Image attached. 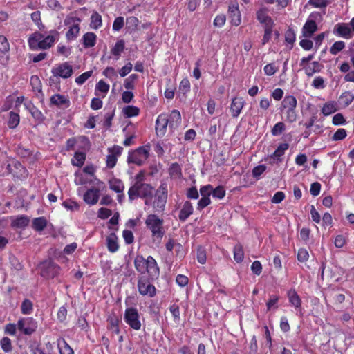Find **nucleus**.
Here are the masks:
<instances>
[{
	"label": "nucleus",
	"mask_w": 354,
	"mask_h": 354,
	"mask_svg": "<svg viewBox=\"0 0 354 354\" xmlns=\"http://www.w3.org/2000/svg\"><path fill=\"white\" fill-rule=\"evenodd\" d=\"M134 266L140 275H149L157 278L160 274L159 267L152 256L145 259L142 255H137L134 259Z\"/></svg>",
	"instance_id": "obj_1"
},
{
	"label": "nucleus",
	"mask_w": 354,
	"mask_h": 354,
	"mask_svg": "<svg viewBox=\"0 0 354 354\" xmlns=\"http://www.w3.org/2000/svg\"><path fill=\"white\" fill-rule=\"evenodd\" d=\"M145 225L151 232L153 240H161L165 234L164 229V221L155 214H150L147 216Z\"/></svg>",
	"instance_id": "obj_2"
},
{
	"label": "nucleus",
	"mask_w": 354,
	"mask_h": 354,
	"mask_svg": "<svg viewBox=\"0 0 354 354\" xmlns=\"http://www.w3.org/2000/svg\"><path fill=\"white\" fill-rule=\"evenodd\" d=\"M149 144L140 146L135 150L129 152L127 161L128 163H133L141 166L149 158Z\"/></svg>",
	"instance_id": "obj_3"
},
{
	"label": "nucleus",
	"mask_w": 354,
	"mask_h": 354,
	"mask_svg": "<svg viewBox=\"0 0 354 354\" xmlns=\"http://www.w3.org/2000/svg\"><path fill=\"white\" fill-rule=\"evenodd\" d=\"M153 189V187L149 183L131 186L128 190L129 200L133 201L138 198H150V199H152Z\"/></svg>",
	"instance_id": "obj_4"
},
{
	"label": "nucleus",
	"mask_w": 354,
	"mask_h": 354,
	"mask_svg": "<svg viewBox=\"0 0 354 354\" xmlns=\"http://www.w3.org/2000/svg\"><path fill=\"white\" fill-rule=\"evenodd\" d=\"M154 277L149 275H140L138 279V290L140 295L153 297L156 295V288L151 281Z\"/></svg>",
	"instance_id": "obj_5"
},
{
	"label": "nucleus",
	"mask_w": 354,
	"mask_h": 354,
	"mask_svg": "<svg viewBox=\"0 0 354 354\" xmlns=\"http://www.w3.org/2000/svg\"><path fill=\"white\" fill-rule=\"evenodd\" d=\"M168 197L167 184L161 183L156 189L154 196L153 206L156 212H162L165 209Z\"/></svg>",
	"instance_id": "obj_6"
},
{
	"label": "nucleus",
	"mask_w": 354,
	"mask_h": 354,
	"mask_svg": "<svg viewBox=\"0 0 354 354\" xmlns=\"http://www.w3.org/2000/svg\"><path fill=\"white\" fill-rule=\"evenodd\" d=\"M40 274L46 279H50L57 277L60 272L61 268L53 260L48 259L41 263Z\"/></svg>",
	"instance_id": "obj_7"
},
{
	"label": "nucleus",
	"mask_w": 354,
	"mask_h": 354,
	"mask_svg": "<svg viewBox=\"0 0 354 354\" xmlns=\"http://www.w3.org/2000/svg\"><path fill=\"white\" fill-rule=\"evenodd\" d=\"M17 329L25 335H31L38 327L37 321L30 317H21L17 322Z\"/></svg>",
	"instance_id": "obj_8"
},
{
	"label": "nucleus",
	"mask_w": 354,
	"mask_h": 354,
	"mask_svg": "<svg viewBox=\"0 0 354 354\" xmlns=\"http://www.w3.org/2000/svg\"><path fill=\"white\" fill-rule=\"evenodd\" d=\"M320 17L321 15L319 12H313L309 15L308 19L301 28L302 37L310 38L317 32L318 27L315 19Z\"/></svg>",
	"instance_id": "obj_9"
},
{
	"label": "nucleus",
	"mask_w": 354,
	"mask_h": 354,
	"mask_svg": "<svg viewBox=\"0 0 354 354\" xmlns=\"http://www.w3.org/2000/svg\"><path fill=\"white\" fill-rule=\"evenodd\" d=\"M124 320L133 330H139L141 328L140 315L136 308L130 307L126 308Z\"/></svg>",
	"instance_id": "obj_10"
},
{
	"label": "nucleus",
	"mask_w": 354,
	"mask_h": 354,
	"mask_svg": "<svg viewBox=\"0 0 354 354\" xmlns=\"http://www.w3.org/2000/svg\"><path fill=\"white\" fill-rule=\"evenodd\" d=\"M81 19L77 17H66L64 19V24L69 25L73 23L66 33V37L68 40H73L75 39L80 32V25Z\"/></svg>",
	"instance_id": "obj_11"
},
{
	"label": "nucleus",
	"mask_w": 354,
	"mask_h": 354,
	"mask_svg": "<svg viewBox=\"0 0 354 354\" xmlns=\"http://www.w3.org/2000/svg\"><path fill=\"white\" fill-rule=\"evenodd\" d=\"M287 297L290 305L295 308L297 315L302 317L304 315V309L302 308V301L298 293L295 289H290L287 292Z\"/></svg>",
	"instance_id": "obj_12"
},
{
	"label": "nucleus",
	"mask_w": 354,
	"mask_h": 354,
	"mask_svg": "<svg viewBox=\"0 0 354 354\" xmlns=\"http://www.w3.org/2000/svg\"><path fill=\"white\" fill-rule=\"evenodd\" d=\"M51 72L54 76L67 79L73 75V70L71 65L68 62H64L53 68Z\"/></svg>",
	"instance_id": "obj_13"
},
{
	"label": "nucleus",
	"mask_w": 354,
	"mask_h": 354,
	"mask_svg": "<svg viewBox=\"0 0 354 354\" xmlns=\"http://www.w3.org/2000/svg\"><path fill=\"white\" fill-rule=\"evenodd\" d=\"M108 151L109 153L106 156V164L108 168L112 169L116 165L118 157L122 154L123 148L115 145L113 147L109 148Z\"/></svg>",
	"instance_id": "obj_14"
},
{
	"label": "nucleus",
	"mask_w": 354,
	"mask_h": 354,
	"mask_svg": "<svg viewBox=\"0 0 354 354\" xmlns=\"http://www.w3.org/2000/svg\"><path fill=\"white\" fill-rule=\"evenodd\" d=\"M333 34L337 37H340L344 39H351L353 36V33L348 26L346 23H337L333 29Z\"/></svg>",
	"instance_id": "obj_15"
},
{
	"label": "nucleus",
	"mask_w": 354,
	"mask_h": 354,
	"mask_svg": "<svg viewBox=\"0 0 354 354\" xmlns=\"http://www.w3.org/2000/svg\"><path fill=\"white\" fill-rule=\"evenodd\" d=\"M245 104V102L242 97H233L230 106V111L232 117L234 118H238Z\"/></svg>",
	"instance_id": "obj_16"
},
{
	"label": "nucleus",
	"mask_w": 354,
	"mask_h": 354,
	"mask_svg": "<svg viewBox=\"0 0 354 354\" xmlns=\"http://www.w3.org/2000/svg\"><path fill=\"white\" fill-rule=\"evenodd\" d=\"M269 10L265 6L259 8L256 12V18L258 21L264 26L274 25V21L268 14Z\"/></svg>",
	"instance_id": "obj_17"
},
{
	"label": "nucleus",
	"mask_w": 354,
	"mask_h": 354,
	"mask_svg": "<svg viewBox=\"0 0 354 354\" xmlns=\"http://www.w3.org/2000/svg\"><path fill=\"white\" fill-rule=\"evenodd\" d=\"M228 12L232 25L235 26H239L241 23V15L238 3H230L228 7Z\"/></svg>",
	"instance_id": "obj_18"
},
{
	"label": "nucleus",
	"mask_w": 354,
	"mask_h": 354,
	"mask_svg": "<svg viewBox=\"0 0 354 354\" xmlns=\"http://www.w3.org/2000/svg\"><path fill=\"white\" fill-rule=\"evenodd\" d=\"M169 125L167 120V114H160L156 121V132L158 136H162L165 134L167 127Z\"/></svg>",
	"instance_id": "obj_19"
},
{
	"label": "nucleus",
	"mask_w": 354,
	"mask_h": 354,
	"mask_svg": "<svg viewBox=\"0 0 354 354\" xmlns=\"http://www.w3.org/2000/svg\"><path fill=\"white\" fill-rule=\"evenodd\" d=\"M100 198V190L97 188L88 189L84 194L83 199L84 202L90 205H95Z\"/></svg>",
	"instance_id": "obj_20"
},
{
	"label": "nucleus",
	"mask_w": 354,
	"mask_h": 354,
	"mask_svg": "<svg viewBox=\"0 0 354 354\" xmlns=\"http://www.w3.org/2000/svg\"><path fill=\"white\" fill-rule=\"evenodd\" d=\"M51 35L46 36V37H43L42 41L40 42H37V50L39 49H48L50 48L56 40V36L58 35V32L55 30H52Z\"/></svg>",
	"instance_id": "obj_21"
},
{
	"label": "nucleus",
	"mask_w": 354,
	"mask_h": 354,
	"mask_svg": "<svg viewBox=\"0 0 354 354\" xmlns=\"http://www.w3.org/2000/svg\"><path fill=\"white\" fill-rule=\"evenodd\" d=\"M8 169L15 178H21L26 176V169L19 162L8 165Z\"/></svg>",
	"instance_id": "obj_22"
},
{
	"label": "nucleus",
	"mask_w": 354,
	"mask_h": 354,
	"mask_svg": "<svg viewBox=\"0 0 354 354\" xmlns=\"http://www.w3.org/2000/svg\"><path fill=\"white\" fill-rule=\"evenodd\" d=\"M51 104L58 107L68 108L71 102L68 97L60 94H54L50 98Z\"/></svg>",
	"instance_id": "obj_23"
},
{
	"label": "nucleus",
	"mask_w": 354,
	"mask_h": 354,
	"mask_svg": "<svg viewBox=\"0 0 354 354\" xmlns=\"http://www.w3.org/2000/svg\"><path fill=\"white\" fill-rule=\"evenodd\" d=\"M289 148V145L288 143H281L277 148L275 149L274 153L270 156V158L273 160V162L270 161V162L272 164L274 162H281L283 160V156L285 153V151L288 150Z\"/></svg>",
	"instance_id": "obj_24"
},
{
	"label": "nucleus",
	"mask_w": 354,
	"mask_h": 354,
	"mask_svg": "<svg viewBox=\"0 0 354 354\" xmlns=\"http://www.w3.org/2000/svg\"><path fill=\"white\" fill-rule=\"evenodd\" d=\"M167 120H168L169 127L171 129H174L178 127L181 123V115L180 111L176 109H173L169 116L167 115Z\"/></svg>",
	"instance_id": "obj_25"
},
{
	"label": "nucleus",
	"mask_w": 354,
	"mask_h": 354,
	"mask_svg": "<svg viewBox=\"0 0 354 354\" xmlns=\"http://www.w3.org/2000/svg\"><path fill=\"white\" fill-rule=\"evenodd\" d=\"M194 212L193 206L190 201H187L184 203L178 214V219L181 222H185Z\"/></svg>",
	"instance_id": "obj_26"
},
{
	"label": "nucleus",
	"mask_w": 354,
	"mask_h": 354,
	"mask_svg": "<svg viewBox=\"0 0 354 354\" xmlns=\"http://www.w3.org/2000/svg\"><path fill=\"white\" fill-rule=\"evenodd\" d=\"M118 236L115 232L111 233L106 237V246L107 249L110 252L114 253L119 249V245L118 243Z\"/></svg>",
	"instance_id": "obj_27"
},
{
	"label": "nucleus",
	"mask_w": 354,
	"mask_h": 354,
	"mask_svg": "<svg viewBox=\"0 0 354 354\" xmlns=\"http://www.w3.org/2000/svg\"><path fill=\"white\" fill-rule=\"evenodd\" d=\"M59 354H74L73 349L66 342L64 338L59 337L57 340Z\"/></svg>",
	"instance_id": "obj_28"
},
{
	"label": "nucleus",
	"mask_w": 354,
	"mask_h": 354,
	"mask_svg": "<svg viewBox=\"0 0 354 354\" xmlns=\"http://www.w3.org/2000/svg\"><path fill=\"white\" fill-rule=\"evenodd\" d=\"M30 220L27 216H19L12 220L11 226L14 228L24 229L28 225Z\"/></svg>",
	"instance_id": "obj_29"
},
{
	"label": "nucleus",
	"mask_w": 354,
	"mask_h": 354,
	"mask_svg": "<svg viewBox=\"0 0 354 354\" xmlns=\"http://www.w3.org/2000/svg\"><path fill=\"white\" fill-rule=\"evenodd\" d=\"M86 149L84 151H75L73 158L71 159V164L77 167H82L86 160Z\"/></svg>",
	"instance_id": "obj_30"
},
{
	"label": "nucleus",
	"mask_w": 354,
	"mask_h": 354,
	"mask_svg": "<svg viewBox=\"0 0 354 354\" xmlns=\"http://www.w3.org/2000/svg\"><path fill=\"white\" fill-rule=\"evenodd\" d=\"M169 175L171 178L179 179L183 176L181 166L178 162H173L168 168Z\"/></svg>",
	"instance_id": "obj_31"
},
{
	"label": "nucleus",
	"mask_w": 354,
	"mask_h": 354,
	"mask_svg": "<svg viewBox=\"0 0 354 354\" xmlns=\"http://www.w3.org/2000/svg\"><path fill=\"white\" fill-rule=\"evenodd\" d=\"M322 66L317 61L304 66L303 69L307 76H313L314 73H319L322 69Z\"/></svg>",
	"instance_id": "obj_32"
},
{
	"label": "nucleus",
	"mask_w": 354,
	"mask_h": 354,
	"mask_svg": "<svg viewBox=\"0 0 354 354\" xmlns=\"http://www.w3.org/2000/svg\"><path fill=\"white\" fill-rule=\"evenodd\" d=\"M108 326L107 328L109 330H111L113 333L118 335L120 333V329L119 327V319L118 318L113 315L108 317Z\"/></svg>",
	"instance_id": "obj_33"
},
{
	"label": "nucleus",
	"mask_w": 354,
	"mask_h": 354,
	"mask_svg": "<svg viewBox=\"0 0 354 354\" xmlns=\"http://www.w3.org/2000/svg\"><path fill=\"white\" fill-rule=\"evenodd\" d=\"M109 188L116 193H122L124 189L123 182L118 178H113L109 181Z\"/></svg>",
	"instance_id": "obj_34"
},
{
	"label": "nucleus",
	"mask_w": 354,
	"mask_h": 354,
	"mask_svg": "<svg viewBox=\"0 0 354 354\" xmlns=\"http://www.w3.org/2000/svg\"><path fill=\"white\" fill-rule=\"evenodd\" d=\"M82 39L84 47L91 48L96 44L97 36L93 32H86L83 35Z\"/></svg>",
	"instance_id": "obj_35"
},
{
	"label": "nucleus",
	"mask_w": 354,
	"mask_h": 354,
	"mask_svg": "<svg viewBox=\"0 0 354 354\" xmlns=\"http://www.w3.org/2000/svg\"><path fill=\"white\" fill-rule=\"evenodd\" d=\"M281 111L284 113L286 121L290 123L296 122L297 119V112L296 108L283 109H281Z\"/></svg>",
	"instance_id": "obj_36"
},
{
	"label": "nucleus",
	"mask_w": 354,
	"mask_h": 354,
	"mask_svg": "<svg viewBox=\"0 0 354 354\" xmlns=\"http://www.w3.org/2000/svg\"><path fill=\"white\" fill-rule=\"evenodd\" d=\"M297 100L293 95H286L281 102V109L297 108Z\"/></svg>",
	"instance_id": "obj_37"
},
{
	"label": "nucleus",
	"mask_w": 354,
	"mask_h": 354,
	"mask_svg": "<svg viewBox=\"0 0 354 354\" xmlns=\"http://www.w3.org/2000/svg\"><path fill=\"white\" fill-rule=\"evenodd\" d=\"M43 37L44 35L39 32H35L34 34L30 35L28 40L30 48L32 50H37V42H40V41H42Z\"/></svg>",
	"instance_id": "obj_38"
},
{
	"label": "nucleus",
	"mask_w": 354,
	"mask_h": 354,
	"mask_svg": "<svg viewBox=\"0 0 354 354\" xmlns=\"http://www.w3.org/2000/svg\"><path fill=\"white\" fill-rule=\"evenodd\" d=\"M47 225V220L45 217L35 218L32 221V228L37 232L44 230Z\"/></svg>",
	"instance_id": "obj_39"
},
{
	"label": "nucleus",
	"mask_w": 354,
	"mask_h": 354,
	"mask_svg": "<svg viewBox=\"0 0 354 354\" xmlns=\"http://www.w3.org/2000/svg\"><path fill=\"white\" fill-rule=\"evenodd\" d=\"M90 26L95 30L100 28L102 26V17L97 11H94L91 16Z\"/></svg>",
	"instance_id": "obj_40"
},
{
	"label": "nucleus",
	"mask_w": 354,
	"mask_h": 354,
	"mask_svg": "<svg viewBox=\"0 0 354 354\" xmlns=\"http://www.w3.org/2000/svg\"><path fill=\"white\" fill-rule=\"evenodd\" d=\"M125 48V43L123 39L118 40L115 46L111 49V52L113 55L116 57L118 59L120 56L121 53L124 51Z\"/></svg>",
	"instance_id": "obj_41"
},
{
	"label": "nucleus",
	"mask_w": 354,
	"mask_h": 354,
	"mask_svg": "<svg viewBox=\"0 0 354 354\" xmlns=\"http://www.w3.org/2000/svg\"><path fill=\"white\" fill-rule=\"evenodd\" d=\"M234 259L237 263H241L244 259V252L241 243H237L233 249Z\"/></svg>",
	"instance_id": "obj_42"
},
{
	"label": "nucleus",
	"mask_w": 354,
	"mask_h": 354,
	"mask_svg": "<svg viewBox=\"0 0 354 354\" xmlns=\"http://www.w3.org/2000/svg\"><path fill=\"white\" fill-rule=\"evenodd\" d=\"M122 112L126 118H132L139 115L140 109L135 106L128 105L123 108Z\"/></svg>",
	"instance_id": "obj_43"
},
{
	"label": "nucleus",
	"mask_w": 354,
	"mask_h": 354,
	"mask_svg": "<svg viewBox=\"0 0 354 354\" xmlns=\"http://www.w3.org/2000/svg\"><path fill=\"white\" fill-rule=\"evenodd\" d=\"M20 121L19 115L17 113L14 111H10L9 113V118L8 121V126L10 129H15Z\"/></svg>",
	"instance_id": "obj_44"
},
{
	"label": "nucleus",
	"mask_w": 354,
	"mask_h": 354,
	"mask_svg": "<svg viewBox=\"0 0 354 354\" xmlns=\"http://www.w3.org/2000/svg\"><path fill=\"white\" fill-rule=\"evenodd\" d=\"M33 311V304L32 302L28 299H25L21 305V313L23 315H30Z\"/></svg>",
	"instance_id": "obj_45"
},
{
	"label": "nucleus",
	"mask_w": 354,
	"mask_h": 354,
	"mask_svg": "<svg viewBox=\"0 0 354 354\" xmlns=\"http://www.w3.org/2000/svg\"><path fill=\"white\" fill-rule=\"evenodd\" d=\"M30 84L35 93H42V86L40 79L37 75H32L30 77Z\"/></svg>",
	"instance_id": "obj_46"
},
{
	"label": "nucleus",
	"mask_w": 354,
	"mask_h": 354,
	"mask_svg": "<svg viewBox=\"0 0 354 354\" xmlns=\"http://www.w3.org/2000/svg\"><path fill=\"white\" fill-rule=\"evenodd\" d=\"M274 26V25L263 26L264 34L263 35V39H262V41H261L262 45H266L270 40V39L272 37Z\"/></svg>",
	"instance_id": "obj_47"
},
{
	"label": "nucleus",
	"mask_w": 354,
	"mask_h": 354,
	"mask_svg": "<svg viewBox=\"0 0 354 354\" xmlns=\"http://www.w3.org/2000/svg\"><path fill=\"white\" fill-rule=\"evenodd\" d=\"M138 79L137 74H131L124 80V86L127 90H133L135 88V82Z\"/></svg>",
	"instance_id": "obj_48"
},
{
	"label": "nucleus",
	"mask_w": 354,
	"mask_h": 354,
	"mask_svg": "<svg viewBox=\"0 0 354 354\" xmlns=\"http://www.w3.org/2000/svg\"><path fill=\"white\" fill-rule=\"evenodd\" d=\"M279 300V296L277 295H271L269 296V299L266 302L267 310L269 311L272 308L277 309V303Z\"/></svg>",
	"instance_id": "obj_49"
},
{
	"label": "nucleus",
	"mask_w": 354,
	"mask_h": 354,
	"mask_svg": "<svg viewBox=\"0 0 354 354\" xmlns=\"http://www.w3.org/2000/svg\"><path fill=\"white\" fill-rule=\"evenodd\" d=\"M339 100L345 107L348 106L353 102L351 93L350 91L343 92L339 96Z\"/></svg>",
	"instance_id": "obj_50"
},
{
	"label": "nucleus",
	"mask_w": 354,
	"mask_h": 354,
	"mask_svg": "<svg viewBox=\"0 0 354 354\" xmlns=\"http://www.w3.org/2000/svg\"><path fill=\"white\" fill-rule=\"evenodd\" d=\"M296 40L295 30L292 27L289 26L285 32V41L286 42L293 45Z\"/></svg>",
	"instance_id": "obj_51"
},
{
	"label": "nucleus",
	"mask_w": 354,
	"mask_h": 354,
	"mask_svg": "<svg viewBox=\"0 0 354 354\" xmlns=\"http://www.w3.org/2000/svg\"><path fill=\"white\" fill-rule=\"evenodd\" d=\"M115 116V109L107 111L104 115V120L103 122V127L106 129H109L112 126V120Z\"/></svg>",
	"instance_id": "obj_52"
},
{
	"label": "nucleus",
	"mask_w": 354,
	"mask_h": 354,
	"mask_svg": "<svg viewBox=\"0 0 354 354\" xmlns=\"http://www.w3.org/2000/svg\"><path fill=\"white\" fill-rule=\"evenodd\" d=\"M62 205L67 210L71 212L78 211L80 209V205L76 201H73L71 199H68L63 201Z\"/></svg>",
	"instance_id": "obj_53"
},
{
	"label": "nucleus",
	"mask_w": 354,
	"mask_h": 354,
	"mask_svg": "<svg viewBox=\"0 0 354 354\" xmlns=\"http://www.w3.org/2000/svg\"><path fill=\"white\" fill-rule=\"evenodd\" d=\"M109 84L105 82L104 80H100L95 86V91H100L103 93L102 97H104L109 91Z\"/></svg>",
	"instance_id": "obj_54"
},
{
	"label": "nucleus",
	"mask_w": 354,
	"mask_h": 354,
	"mask_svg": "<svg viewBox=\"0 0 354 354\" xmlns=\"http://www.w3.org/2000/svg\"><path fill=\"white\" fill-rule=\"evenodd\" d=\"M169 311L172 315L174 322L179 324L180 320V308L178 304H174L169 306Z\"/></svg>",
	"instance_id": "obj_55"
},
{
	"label": "nucleus",
	"mask_w": 354,
	"mask_h": 354,
	"mask_svg": "<svg viewBox=\"0 0 354 354\" xmlns=\"http://www.w3.org/2000/svg\"><path fill=\"white\" fill-rule=\"evenodd\" d=\"M286 130V124L283 122H278L271 129V133L273 136L281 135Z\"/></svg>",
	"instance_id": "obj_56"
},
{
	"label": "nucleus",
	"mask_w": 354,
	"mask_h": 354,
	"mask_svg": "<svg viewBox=\"0 0 354 354\" xmlns=\"http://www.w3.org/2000/svg\"><path fill=\"white\" fill-rule=\"evenodd\" d=\"M0 346L1 349L5 353H10L12 350V342L8 337H3L0 341Z\"/></svg>",
	"instance_id": "obj_57"
},
{
	"label": "nucleus",
	"mask_w": 354,
	"mask_h": 354,
	"mask_svg": "<svg viewBox=\"0 0 354 354\" xmlns=\"http://www.w3.org/2000/svg\"><path fill=\"white\" fill-rule=\"evenodd\" d=\"M345 48V43L343 41H335L330 48V54L333 55H337Z\"/></svg>",
	"instance_id": "obj_58"
},
{
	"label": "nucleus",
	"mask_w": 354,
	"mask_h": 354,
	"mask_svg": "<svg viewBox=\"0 0 354 354\" xmlns=\"http://www.w3.org/2000/svg\"><path fill=\"white\" fill-rule=\"evenodd\" d=\"M336 111L335 104L332 102L325 103L322 109V113L324 115H329Z\"/></svg>",
	"instance_id": "obj_59"
},
{
	"label": "nucleus",
	"mask_w": 354,
	"mask_h": 354,
	"mask_svg": "<svg viewBox=\"0 0 354 354\" xmlns=\"http://www.w3.org/2000/svg\"><path fill=\"white\" fill-rule=\"evenodd\" d=\"M226 194V191L223 185H218L216 188H213L212 196L219 200L223 199Z\"/></svg>",
	"instance_id": "obj_60"
},
{
	"label": "nucleus",
	"mask_w": 354,
	"mask_h": 354,
	"mask_svg": "<svg viewBox=\"0 0 354 354\" xmlns=\"http://www.w3.org/2000/svg\"><path fill=\"white\" fill-rule=\"evenodd\" d=\"M279 70V67L275 65V63H270L263 67L264 73L268 76L274 75Z\"/></svg>",
	"instance_id": "obj_61"
},
{
	"label": "nucleus",
	"mask_w": 354,
	"mask_h": 354,
	"mask_svg": "<svg viewBox=\"0 0 354 354\" xmlns=\"http://www.w3.org/2000/svg\"><path fill=\"white\" fill-rule=\"evenodd\" d=\"M10 50V44L4 35H0V52L6 54Z\"/></svg>",
	"instance_id": "obj_62"
},
{
	"label": "nucleus",
	"mask_w": 354,
	"mask_h": 354,
	"mask_svg": "<svg viewBox=\"0 0 354 354\" xmlns=\"http://www.w3.org/2000/svg\"><path fill=\"white\" fill-rule=\"evenodd\" d=\"M93 75V71H88L86 72L83 73L78 77L75 78V82L78 85H82L84 83L86 82V81L92 76Z\"/></svg>",
	"instance_id": "obj_63"
},
{
	"label": "nucleus",
	"mask_w": 354,
	"mask_h": 354,
	"mask_svg": "<svg viewBox=\"0 0 354 354\" xmlns=\"http://www.w3.org/2000/svg\"><path fill=\"white\" fill-rule=\"evenodd\" d=\"M30 112L32 116L37 121L42 122L44 120V116L41 111L39 110L36 106H33L30 109Z\"/></svg>",
	"instance_id": "obj_64"
}]
</instances>
